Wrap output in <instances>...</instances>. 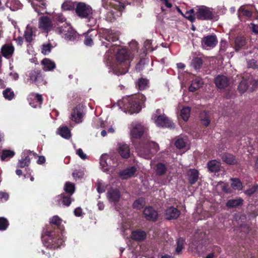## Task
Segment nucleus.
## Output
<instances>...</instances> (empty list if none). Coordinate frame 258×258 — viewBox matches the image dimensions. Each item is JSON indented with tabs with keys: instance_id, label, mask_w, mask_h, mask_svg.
<instances>
[{
	"instance_id": "obj_1",
	"label": "nucleus",
	"mask_w": 258,
	"mask_h": 258,
	"mask_svg": "<svg viewBox=\"0 0 258 258\" xmlns=\"http://www.w3.org/2000/svg\"><path fill=\"white\" fill-rule=\"evenodd\" d=\"M147 128L141 123L133 122L130 130L131 142L139 155L150 159L159 151V145L150 140Z\"/></svg>"
},
{
	"instance_id": "obj_2",
	"label": "nucleus",
	"mask_w": 258,
	"mask_h": 258,
	"mask_svg": "<svg viewBox=\"0 0 258 258\" xmlns=\"http://www.w3.org/2000/svg\"><path fill=\"white\" fill-rule=\"evenodd\" d=\"M146 100L145 96L138 94L123 97L118 102L119 106L122 107L131 114L139 113L142 109V105Z\"/></svg>"
},
{
	"instance_id": "obj_3",
	"label": "nucleus",
	"mask_w": 258,
	"mask_h": 258,
	"mask_svg": "<svg viewBox=\"0 0 258 258\" xmlns=\"http://www.w3.org/2000/svg\"><path fill=\"white\" fill-rule=\"evenodd\" d=\"M116 64L113 68L114 73L118 76L126 73L132 60L131 52L125 48L118 49L116 54Z\"/></svg>"
},
{
	"instance_id": "obj_4",
	"label": "nucleus",
	"mask_w": 258,
	"mask_h": 258,
	"mask_svg": "<svg viewBox=\"0 0 258 258\" xmlns=\"http://www.w3.org/2000/svg\"><path fill=\"white\" fill-rule=\"evenodd\" d=\"M61 233L52 231L49 228H46L45 234L47 237L44 243L45 246L50 249H55L60 247L64 242L61 235H60Z\"/></svg>"
},
{
	"instance_id": "obj_5",
	"label": "nucleus",
	"mask_w": 258,
	"mask_h": 258,
	"mask_svg": "<svg viewBox=\"0 0 258 258\" xmlns=\"http://www.w3.org/2000/svg\"><path fill=\"white\" fill-rule=\"evenodd\" d=\"M75 12L80 18L88 20V25L93 26L96 24V20L92 17V9L89 5L80 2L77 5Z\"/></svg>"
},
{
	"instance_id": "obj_6",
	"label": "nucleus",
	"mask_w": 258,
	"mask_h": 258,
	"mask_svg": "<svg viewBox=\"0 0 258 258\" xmlns=\"http://www.w3.org/2000/svg\"><path fill=\"white\" fill-rule=\"evenodd\" d=\"M99 35L102 44L106 48H111L112 43L118 40V34L111 29H103L99 32Z\"/></svg>"
},
{
	"instance_id": "obj_7",
	"label": "nucleus",
	"mask_w": 258,
	"mask_h": 258,
	"mask_svg": "<svg viewBox=\"0 0 258 258\" xmlns=\"http://www.w3.org/2000/svg\"><path fill=\"white\" fill-rule=\"evenodd\" d=\"M161 110L158 109L154 114L155 122L159 127L163 128H174L175 124L164 114H160Z\"/></svg>"
},
{
	"instance_id": "obj_8",
	"label": "nucleus",
	"mask_w": 258,
	"mask_h": 258,
	"mask_svg": "<svg viewBox=\"0 0 258 258\" xmlns=\"http://www.w3.org/2000/svg\"><path fill=\"white\" fill-rule=\"evenodd\" d=\"M29 79L31 83L35 84L38 87L46 85L47 83L44 73L37 69L32 70L30 72Z\"/></svg>"
},
{
	"instance_id": "obj_9",
	"label": "nucleus",
	"mask_w": 258,
	"mask_h": 258,
	"mask_svg": "<svg viewBox=\"0 0 258 258\" xmlns=\"http://www.w3.org/2000/svg\"><path fill=\"white\" fill-rule=\"evenodd\" d=\"M196 18L200 20H212L214 14L210 9L206 6L199 7L195 13Z\"/></svg>"
},
{
	"instance_id": "obj_10",
	"label": "nucleus",
	"mask_w": 258,
	"mask_h": 258,
	"mask_svg": "<svg viewBox=\"0 0 258 258\" xmlns=\"http://www.w3.org/2000/svg\"><path fill=\"white\" fill-rule=\"evenodd\" d=\"M59 33L64 35V38L69 40H74L76 38V32L70 25L65 23L57 28Z\"/></svg>"
},
{
	"instance_id": "obj_11",
	"label": "nucleus",
	"mask_w": 258,
	"mask_h": 258,
	"mask_svg": "<svg viewBox=\"0 0 258 258\" xmlns=\"http://www.w3.org/2000/svg\"><path fill=\"white\" fill-rule=\"evenodd\" d=\"M102 6L106 9H114L121 12L125 9V5L121 0H102Z\"/></svg>"
},
{
	"instance_id": "obj_12",
	"label": "nucleus",
	"mask_w": 258,
	"mask_h": 258,
	"mask_svg": "<svg viewBox=\"0 0 258 258\" xmlns=\"http://www.w3.org/2000/svg\"><path fill=\"white\" fill-rule=\"evenodd\" d=\"M143 215L146 220L155 222L159 218L158 212L152 206H148L145 208L143 211Z\"/></svg>"
},
{
	"instance_id": "obj_13",
	"label": "nucleus",
	"mask_w": 258,
	"mask_h": 258,
	"mask_svg": "<svg viewBox=\"0 0 258 258\" xmlns=\"http://www.w3.org/2000/svg\"><path fill=\"white\" fill-rule=\"evenodd\" d=\"M214 82L219 89H225L230 84V79L223 75H218L215 78Z\"/></svg>"
},
{
	"instance_id": "obj_14",
	"label": "nucleus",
	"mask_w": 258,
	"mask_h": 258,
	"mask_svg": "<svg viewBox=\"0 0 258 258\" xmlns=\"http://www.w3.org/2000/svg\"><path fill=\"white\" fill-rule=\"evenodd\" d=\"M84 115V107L82 105L79 104L73 109L71 119L73 121L79 123L82 122Z\"/></svg>"
},
{
	"instance_id": "obj_15",
	"label": "nucleus",
	"mask_w": 258,
	"mask_h": 258,
	"mask_svg": "<svg viewBox=\"0 0 258 258\" xmlns=\"http://www.w3.org/2000/svg\"><path fill=\"white\" fill-rule=\"evenodd\" d=\"M180 214V211L172 206L167 207L164 211V217L167 220H176Z\"/></svg>"
},
{
	"instance_id": "obj_16",
	"label": "nucleus",
	"mask_w": 258,
	"mask_h": 258,
	"mask_svg": "<svg viewBox=\"0 0 258 258\" xmlns=\"http://www.w3.org/2000/svg\"><path fill=\"white\" fill-rule=\"evenodd\" d=\"M62 220L58 216H54L50 219V227H48L49 229L53 228L54 231L57 233H62L63 230V226L61 225Z\"/></svg>"
},
{
	"instance_id": "obj_17",
	"label": "nucleus",
	"mask_w": 258,
	"mask_h": 258,
	"mask_svg": "<svg viewBox=\"0 0 258 258\" xmlns=\"http://www.w3.org/2000/svg\"><path fill=\"white\" fill-rule=\"evenodd\" d=\"M43 100L41 95L38 93L35 94L34 93H30L28 98L29 104L33 108L40 107Z\"/></svg>"
},
{
	"instance_id": "obj_18",
	"label": "nucleus",
	"mask_w": 258,
	"mask_h": 258,
	"mask_svg": "<svg viewBox=\"0 0 258 258\" xmlns=\"http://www.w3.org/2000/svg\"><path fill=\"white\" fill-rule=\"evenodd\" d=\"M218 39L215 35L204 36L201 41L202 45L205 47L214 48L218 44Z\"/></svg>"
},
{
	"instance_id": "obj_19",
	"label": "nucleus",
	"mask_w": 258,
	"mask_h": 258,
	"mask_svg": "<svg viewBox=\"0 0 258 258\" xmlns=\"http://www.w3.org/2000/svg\"><path fill=\"white\" fill-rule=\"evenodd\" d=\"M52 26V22L48 16H42L39 19V28L45 32L50 31Z\"/></svg>"
},
{
	"instance_id": "obj_20",
	"label": "nucleus",
	"mask_w": 258,
	"mask_h": 258,
	"mask_svg": "<svg viewBox=\"0 0 258 258\" xmlns=\"http://www.w3.org/2000/svg\"><path fill=\"white\" fill-rule=\"evenodd\" d=\"M71 196L66 193H62L55 197V202L58 206L60 207L62 204L63 206L68 207L72 203Z\"/></svg>"
},
{
	"instance_id": "obj_21",
	"label": "nucleus",
	"mask_w": 258,
	"mask_h": 258,
	"mask_svg": "<svg viewBox=\"0 0 258 258\" xmlns=\"http://www.w3.org/2000/svg\"><path fill=\"white\" fill-rule=\"evenodd\" d=\"M117 151L122 158L128 159L130 157V148L127 144L124 143H118Z\"/></svg>"
},
{
	"instance_id": "obj_22",
	"label": "nucleus",
	"mask_w": 258,
	"mask_h": 258,
	"mask_svg": "<svg viewBox=\"0 0 258 258\" xmlns=\"http://www.w3.org/2000/svg\"><path fill=\"white\" fill-rule=\"evenodd\" d=\"M15 51V47L12 43L5 44L2 46L1 52L2 55L6 58L12 57Z\"/></svg>"
},
{
	"instance_id": "obj_23",
	"label": "nucleus",
	"mask_w": 258,
	"mask_h": 258,
	"mask_svg": "<svg viewBox=\"0 0 258 258\" xmlns=\"http://www.w3.org/2000/svg\"><path fill=\"white\" fill-rule=\"evenodd\" d=\"M131 237L135 241H142L146 238L147 233L144 230L141 229H137L132 232Z\"/></svg>"
},
{
	"instance_id": "obj_24",
	"label": "nucleus",
	"mask_w": 258,
	"mask_h": 258,
	"mask_svg": "<svg viewBox=\"0 0 258 258\" xmlns=\"http://www.w3.org/2000/svg\"><path fill=\"white\" fill-rule=\"evenodd\" d=\"M203 84V79L200 77H196L191 81V84L188 87V90L189 92H195L202 87Z\"/></svg>"
},
{
	"instance_id": "obj_25",
	"label": "nucleus",
	"mask_w": 258,
	"mask_h": 258,
	"mask_svg": "<svg viewBox=\"0 0 258 258\" xmlns=\"http://www.w3.org/2000/svg\"><path fill=\"white\" fill-rule=\"evenodd\" d=\"M244 200L241 198L232 199L227 201L226 206L228 209L237 208L243 205Z\"/></svg>"
},
{
	"instance_id": "obj_26",
	"label": "nucleus",
	"mask_w": 258,
	"mask_h": 258,
	"mask_svg": "<svg viewBox=\"0 0 258 258\" xmlns=\"http://www.w3.org/2000/svg\"><path fill=\"white\" fill-rule=\"evenodd\" d=\"M246 45L245 38L243 36H238L234 40L233 48L236 51L244 48Z\"/></svg>"
},
{
	"instance_id": "obj_27",
	"label": "nucleus",
	"mask_w": 258,
	"mask_h": 258,
	"mask_svg": "<svg viewBox=\"0 0 258 258\" xmlns=\"http://www.w3.org/2000/svg\"><path fill=\"white\" fill-rule=\"evenodd\" d=\"M199 177V172L196 169H190L187 172V179L190 185L195 184Z\"/></svg>"
},
{
	"instance_id": "obj_28",
	"label": "nucleus",
	"mask_w": 258,
	"mask_h": 258,
	"mask_svg": "<svg viewBox=\"0 0 258 258\" xmlns=\"http://www.w3.org/2000/svg\"><path fill=\"white\" fill-rule=\"evenodd\" d=\"M41 64L43 66V71H51L56 67L55 62L48 58H43L41 61Z\"/></svg>"
},
{
	"instance_id": "obj_29",
	"label": "nucleus",
	"mask_w": 258,
	"mask_h": 258,
	"mask_svg": "<svg viewBox=\"0 0 258 258\" xmlns=\"http://www.w3.org/2000/svg\"><path fill=\"white\" fill-rule=\"evenodd\" d=\"M107 194L109 200L112 202H118L120 198V192L117 188L110 189Z\"/></svg>"
},
{
	"instance_id": "obj_30",
	"label": "nucleus",
	"mask_w": 258,
	"mask_h": 258,
	"mask_svg": "<svg viewBox=\"0 0 258 258\" xmlns=\"http://www.w3.org/2000/svg\"><path fill=\"white\" fill-rule=\"evenodd\" d=\"M222 161L229 165H236L237 164V160L236 157L230 153H224L221 157Z\"/></svg>"
},
{
	"instance_id": "obj_31",
	"label": "nucleus",
	"mask_w": 258,
	"mask_h": 258,
	"mask_svg": "<svg viewBox=\"0 0 258 258\" xmlns=\"http://www.w3.org/2000/svg\"><path fill=\"white\" fill-rule=\"evenodd\" d=\"M137 171V168L135 166H131L121 171L119 175L124 178H128L134 175Z\"/></svg>"
},
{
	"instance_id": "obj_32",
	"label": "nucleus",
	"mask_w": 258,
	"mask_h": 258,
	"mask_svg": "<svg viewBox=\"0 0 258 258\" xmlns=\"http://www.w3.org/2000/svg\"><path fill=\"white\" fill-rule=\"evenodd\" d=\"M238 17L239 20H241V16L244 17L247 19H249L251 18L252 13V12L245 8L244 6H241L238 10Z\"/></svg>"
},
{
	"instance_id": "obj_33",
	"label": "nucleus",
	"mask_w": 258,
	"mask_h": 258,
	"mask_svg": "<svg viewBox=\"0 0 258 258\" xmlns=\"http://www.w3.org/2000/svg\"><path fill=\"white\" fill-rule=\"evenodd\" d=\"M32 27L28 25L24 32V37L26 42L31 43L33 40V36H35Z\"/></svg>"
},
{
	"instance_id": "obj_34",
	"label": "nucleus",
	"mask_w": 258,
	"mask_h": 258,
	"mask_svg": "<svg viewBox=\"0 0 258 258\" xmlns=\"http://www.w3.org/2000/svg\"><path fill=\"white\" fill-rule=\"evenodd\" d=\"M6 6L12 11H16L21 9L23 7V5L18 0H13L11 2H7L6 3Z\"/></svg>"
},
{
	"instance_id": "obj_35",
	"label": "nucleus",
	"mask_w": 258,
	"mask_h": 258,
	"mask_svg": "<svg viewBox=\"0 0 258 258\" xmlns=\"http://www.w3.org/2000/svg\"><path fill=\"white\" fill-rule=\"evenodd\" d=\"M207 167L211 172H217L220 170V163L215 160H211L208 162Z\"/></svg>"
},
{
	"instance_id": "obj_36",
	"label": "nucleus",
	"mask_w": 258,
	"mask_h": 258,
	"mask_svg": "<svg viewBox=\"0 0 258 258\" xmlns=\"http://www.w3.org/2000/svg\"><path fill=\"white\" fill-rule=\"evenodd\" d=\"M203 63V60L200 57H194L191 61V66L197 71L199 72Z\"/></svg>"
},
{
	"instance_id": "obj_37",
	"label": "nucleus",
	"mask_w": 258,
	"mask_h": 258,
	"mask_svg": "<svg viewBox=\"0 0 258 258\" xmlns=\"http://www.w3.org/2000/svg\"><path fill=\"white\" fill-rule=\"evenodd\" d=\"M167 170V168L165 164L162 162H159L156 164L155 172L157 175H163L166 173Z\"/></svg>"
},
{
	"instance_id": "obj_38",
	"label": "nucleus",
	"mask_w": 258,
	"mask_h": 258,
	"mask_svg": "<svg viewBox=\"0 0 258 258\" xmlns=\"http://www.w3.org/2000/svg\"><path fill=\"white\" fill-rule=\"evenodd\" d=\"M136 85L140 90H144L149 87V81L147 79L141 78L138 79Z\"/></svg>"
},
{
	"instance_id": "obj_39",
	"label": "nucleus",
	"mask_w": 258,
	"mask_h": 258,
	"mask_svg": "<svg viewBox=\"0 0 258 258\" xmlns=\"http://www.w3.org/2000/svg\"><path fill=\"white\" fill-rule=\"evenodd\" d=\"M30 164V159L28 155L24 154L22 156L21 159L19 160L17 167L19 168H24L28 167Z\"/></svg>"
},
{
	"instance_id": "obj_40",
	"label": "nucleus",
	"mask_w": 258,
	"mask_h": 258,
	"mask_svg": "<svg viewBox=\"0 0 258 258\" xmlns=\"http://www.w3.org/2000/svg\"><path fill=\"white\" fill-rule=\"evenodd\" d=\"M64 190L66 194L72 196L75 191V184L69 181L66 182L64 184Z\"/></svg>"
},
{
	"instance_id": "obj_41",
	"label": "nucleus",
	"mask_w": 258,
	"mask_h": 258,
	"mask_svg": "<svg viewBox=\"0 0 258 258\" xmlns=\"http://www.w3.org/2000/svg\"><path fill=\"white\" fill-rule=\"evenodd\" d=\"M59 134L63 138L68 139L71 137V132L67 126H60L59 128Z\"/></svg>"
},
{
	"instance_id": "obj_42",
	"label": "nucleus",
	"mask_w": 258,
	"mask_h": 258,
	"mask_svg": "<svg viewBox=\"0 0 258 258\" xmlns=\"http://www.w3.org/2000/svg\"><path fill=\"white\" fill-rule=\"evenodd\" d=\"M145 200L144 198H140L137 199L133 203V208L141 210L145 205Z\"/></svg>"
},
{
	"instance_id": "obj_43",
	"label": "nucleus",
	"mask_w": 258,
	"mask_h": 258,
	"mask_svg": "<svg viewBox=\"0 0 258 258\" xmlns=\"http://www.w3.org/2000/svg\"><path fill=\"white\" fill-rule=\"evenodd\" d=\"M84 43L86 45L89 46L93 45V34H91L90 32H87L84 36Z\"/></svg>"
},
{
	"instance_id": "obj_44",
	"label": "nucleus",
	"mask_w": 258,
	"mask_h": 258,
	"mask_svg": "<svg viewBox=\"0 0 258 258\" xmlns=\"http://www.w3.org/2000/svg\"><path fill=\"white\" fill-rule=\"evenodd\" d=\"M248 87V81L246 79H245L244 78L242 79V80L240 82L238 87V89L240 92L241 93H243L244 92H246V91L247 90Z\"/></svg>"
},
{
	"instance_id": "obj_45",
	"label": "nucleus",
	"mask_w": 258,
	"mask_h": 258,
	"mask_svg": "<svg viewBox=\"0 0 258 258\" xmlns=\"http://www.w3.org/2000/svg\"><path fill=\"white\" fill-rule=\"evenodd\" d=\"M10 225L9 220L4 217H0V231L6 230Z\"/></svg>"
},
{
	"instance_id": "obj_46",
	"label": "nucleus",
	"mask_w": 258,
	"mask_h": 258,
	"mask_svg": "<svg viewBox=\"0 0 258 258\" xmlns=\"http://www.w3.org/2000/svg\"><path fill=\"white\" fill-rule=\"evenodd\" d=\"M3 94L5 99L8 100H11L14 98V92L11 89L8 88L3 91Z\"/></svg>"
},
{
	"instance_id": "obj_47",
	"label": "nucleus",
	"mask_w": 258,
	"mask_h": 258,
	"mask_svg": "<svg viewBox=\"0 0 258 258\" xmlns=\"http://www.w3.org/2000/svg\"><path fill=\"white\" fill-rule=\"evenodd\" d=\"M194 9H190L188 11H186L183 16L187 20L193 23L196 20V15Z\"/></svg>"
},
{
	"instance_id": "obj_48",
	"label": "nucleus",
	"mask_w": 258,
	"mask_h": 258,
	"mask_svg": "<svg viewBox=\"0 0 258 258\" xmlns=\"http://www.w3.org/2000/svg\"><path fill=\"white\" fill-rule=\"evenodd\" d=\"M190 109L188 107L183 108L180 111V115L184 121H187L189 117Z\"/></svg>"
},
{
	"instance_id": "obj_49",
	"label": "nucleus",
	"mask_w": 258,
	"mask_h": 258,
	"mask_svg": "<svg viewBox=\"0 0 258 258\" xmlns=\"http://www.w3.org/2000/svg\"><path fill=\"white\" fill-rule=\"evenodd\" d=\"M232 182L231 184V187L237 190H241L242 188V184L241 181L237 178L231 179Z\"/></svg>"
},
{
	"instance_id": "obj_50",
	"label": "nucleus",
	"mask_w": 258,
	"mask_h": 258,
	"mask_svg": "<svg viewBox=\"0 0 258 258\" xmlns=\"http://www.w3.org/2000/svg\"><path fill=\"white\" fill-rule=\"evenodd\" d=\"M109 159L108 156L107 154H103L100 159V165L105 169H108V163L107 160Z\"/></svg>"
},
{
	"instance_id": "obj_51",
	"label": "nucleus",
	"mask_w": 258,
	"mask_h": 258,
	"mask_svg": "<svg viewBox=\"0 0 258 258\" xmlns=\"http://www.w3.org/2000/svg\"><path fill=\"white\" fill-rule=\"evenodd\" d=\"M84 175V172L80 170H76L72 174L73 178L76 180H80L83 178Z\"/></svg>"
},
{
	"instance_id": "obj_52",
	"label": "nucleus",
	"mask_w": 258,
	"mask_h": 258,
	"mask_svg": "<svg viewBox=\"0 0 258 258\" xmlns=\"http://www.w3.org/2000/svg\"><path fill=\"white\" fill-rule=\"evenodd\" d=\"M175 146L178 149H183L185 147V143L182 138H179L175 141Z\"/></svg>"
},
{
	"instance_id": "obj_53",
	"label": "nucleus",
	"mask_w": 258,
	"mask_h": 258,
	"mask_svg": "<svg viewBox=\"0 0 258 258\" xmlns=\"http://www.w3.org/2000/svg\"><path fill=\"white\" fill-rule=\"evenodd\" d=\"M52 48V46L50 43L43 45L41 52L44 55L48 54Z\"/></svg>"
},
{
	"instance_id": "obj_54",
	"label": "nucleus",
	"mask_w": 258,
	"mask_h": 258,
	"mask_svg": "<svg viewBox=\"0 0 258 258\" xmlns=\"http://www.w3.org/2000/svg\"><path fill=\"white\" fill-rule=\"evenodd\" d=\"M247 67L249 68L256 69L258 68V62L254 59H251L248 61Z\"/></svg>"
},
{
	"instance_id": "obj_55",
	"label": "nucleus",
	"mask_w": 258,
	"mask_h": 258,
	"mask_svg": "<svg viewBox=\"0 0 258 258\" xmlns=\"http://www.w3.org/2000/svg\"><path fill=\"white\" fill-rule=\"evenodd\" d=\"M257 187L258 186H253L245 190L244 191V194L248 196H251L256 192Z\"/></svg>"
},
{
	"instance_id": "obj_56",
	"label": "nucleus",
	"mask_w": 258,
	"mask_h": 258,
	"mask_svg": "<svg viewBox=\"0 0 258 258\" xmlns=\"http://www.w3.org/2000/svg\"><path fill=\"white\" fill-rule=\"evenodd\" d=\"M9 195L8 193L3 191H0V203H4L7 201L9 199Z\"/></svg>"
},
{
	"instance_id": "obj_57",
	"label": "nucleus",
	"mask_w": 258,
	"mask_h": 258,
	"mask_svg": "<svg viewBox=\"0 0 258 258\" xmlns=\"http://www.w3.org/2000/svg\"><path fill=\"white\" fill-rule=\"evenodd\" d=\"M97 190L99 193H103L105 191V186L101 182H98L97 185Z\"/></svg>"
},
{
	"instance_id": "obj_58",
	"label": "nucleus",
	"mask_w": 258,
	"mask_h": 258,
	"mask_svg": "<svg viewBox=\"0 0 258 258\" xmlns=\"http://www.w3.org/2000/svg\"><path fill=\"white\" fill-rule=\"evenodd\" d=\"M201 123L206 127L208 126L210 123V120L207 115L203 118H201Z\"/></svg>"
},
{
	"instance_id": "obj_59",
	"label": "nucleus",
	"mask_w": 258,
	"mask_h": 258,
	"mask_svg": "<svg viewBox=\"0 0 258 258\" xmlns=\"http://www.w3.org/2000/svg\"><path fill=\"white\" fill-rule=\"evenodd\" d=\"M55 19L57 22L60 23H63L66 20L65 17L62 14H57Z\"/></svg>"
},
{
	"instance_id": "obj_60",
	"label": "nucleus",
	"mask_w": 258,
	"mask_h": 258,
	"mask_svg": "<svg viewBox=\"0 0 258 258\" xmlns=\"http://www.w3.org/2000/svg\"><path fill=\"white\" fill-rule=\"evenodd\" d=\"M77 154L82 159H85L87 158V155L83 152V150L81 148H79L77 150Z\"/></svg>"
},
{
	"instance_id": "obj_61",
	"label": "nucleus",
	"mask_w": 258,
	"mask_h": 258,
	"mask_svg": "<svg viewBox=\"0 0 258 258\" xmlns=\"http://www.w3.org/2000/svg\"><path fill=\"white\" fill-rule=\"evenodd\" d=\"M61 8L65 11L71 10L72 9V6L70 4L64 2L62 4Z\"/></svg>"
},
{
	"instance_id": "obj_62",
	"label": "nucleus",
	"mask_w": 258,
	"mask_h": 258,
	"mask_svg": "<svg viewBox=\"0 0 258 258\" xmlns=\"http://www.w3.org/2000/svg\"><path fill=\"white\" fill-rule=\"evenodd\" d=\"M182 249H183L182 241L180 242V240L179 239L177 241V246L176 248V251L177 253H179L180 251H181Z\"/></svg>"
},
{
	"instance_id": "obj_63",
	"label": "nucleus",
	"mask_w": 258,
	"mask_h": 258,
	"mask_svg": "<svg viewBox=\"0 0 258 258\" xmlns=\"http://www.w3.org/2000/svg\"><path fill=\"white\" fill-rule=\"evenodd\" d=\"M74 213L77 217L81 216L82 215V209L81 207H78L74 210Z\"/></svg>"
},
{
	"instance_id": "obj_64",
	"label": "nucleus",
	"mask_w": 258,
	"mask_h": 258,
	"mask_svg": "<svg viewBox=\"0 0 258 258\" xmlns=\"http://www.w3.org/2000/svg\"><path fill=\"white\" fill-rule=\"evenodd\" d=\"M251 27V30L254 33L257 34H258V25L255 24L254 23H251L250 24Z\"/></svg>"
}]
</instances>
